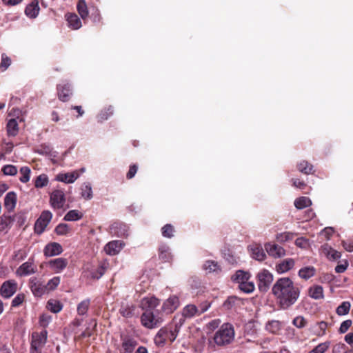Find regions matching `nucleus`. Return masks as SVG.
I'll list each match as a JSON object with an SVG mask.
<instances>
[{
  "mask_svg": "<svg viewBox=\"0 0 353 353\" xmlns=\"http://www.w3.org/2000/svg\"><path fill=\"white\" fill-rule=\"evenodd\" d=\"M279 307L288 310L293 305L300 296L301 290L289 277H282L276 281L272 288Z\"/></svg>",
  "mask_w": 353,
  "mask_h": 353,
  "instance_id": "nucleus-1",
  "label": "nucleus"
},
{
  "mask_svg": "<svg viewBox=\"0 0 353 353\" xmlns=\"http://www.w3.org/2000/svg\"><path fill=\"white\" fill-rule=\"evenodd\" d=\"M235 332L234 327L229 323H223L215 332L213 339L219 346L230 344L234 339Z\"/></svg>",
  "mask_w": 353,
  "mask_h": 353,
  "instance_id": "nucleus-2",
  "label": "nucleus"
},
{
  "mask_svg": "<svg viewBox=\"0 0 353 353\" xmlns=\"http://www.w3.org/2000/svg\"><path fill=\"white\" fill-rule=\"evenodd\" d=\"M142 325L149 329L158 327L162 322L163 319L158 314H155L153 311H145L141 317Z\"/></svg>",
  "mask_w": 353,
  "mask_h": 353,
  "instance_id": "nucleus-3",
  "label": "nucleus"
},
{
  "mask_svg": "<svg viewBox=\"0 0 353 353\" xmlns=\"http://www.w3.org/2000/svg\"><path fill=\"white\" fill-rule=\"evenodd\" d=\"M47 331L43 330L41 332H34L32 335L30 353H37L41 352L42 347L47 341Z\"/></svg>",
  "mask_w": 353,
  "mask_h": 353,
  "instance_id": "nucleus-4",
  "label": "nucleus"
},
{
  "mask_svg": "<svg viewBox=\"0 0 353 353\" xmlns=\"http://www.w3.org/2000/svg\"><path fill=\"white\" fill-rule=\"evenodd\" d=\"M259 290L262 292H266L273 281L272 274L267 270H262L257 274Z\"/></svg>",
  "mask_w": 353,
  "mask_h": 353,
  "instance_id": "nucleus-5",
  "label": "nucleus"
},
{
  "mask_svg": "<svg viewBox=\"0 0 353 353\" xmlns=\"http://www.w3.org/2000/svg\"><path fill=\"white\" fill-rule=\"evenodd\" d=\"M109 232L112 236L127 238L130 235V228L122 222H114L109 228Z\"/></svg>",
  "mask_w": 353,
  "mask_h": 353,
  "instance_id": "nucleus-6",
  "label": "nucleus"
},
{
  "mask_svg": "<svg viewBox=\"0 0 353 353\" xmlns=\"http://www.w3.org/2000/svg\"><path fill=\"white\" fill-rule=\"evenodd\" d=\"M52 217V214L50 211H43L34 224L35 232L38 234L43 233L50 222Z\"/></svg>",
  "mask_w": 353,
  "mask_h": 353,
  "instance_id": "nucleus-7",
  "label": "nucleus"
},
{
  "mask_svg": "<svg viewBox=\"0 0 353 353\" xmlns=\"http://www.w3.org/2000/svg\"><path fill=\"white\" fill-rule=\"evenodd\" d=\"M17 290V283L14 280L4 281L0 288V294L4 299H9L14 295Z\"/></svg>",
  "mask_w": 353,
  "mask_h": 353,
  "instance_id": "nucleus-8",
  "label": "nucleus"
},
{
  "mask_svg": "<svg viewBox=\"0 0 353 353\" xmlns=\"http://www.w3.org/2000/svg\"><path fill=\"white\" fill-rule=\"evenodd\" d=\"M37 271V266L34 264L32 259L22 263L16 270L17 276L19 277L26 276L34 274Z\"/></svg>",
  "mask_w": 353,
  "mask_h": 353,
  "instance_id": "nucleus-9",
  "label": "nucleus"
},
{
  "mask_svg": "<svg viewBox=\"0 0 353 353\" xmlns=\"http://www.w3.org/2000/svg\"><path fill=\"white\" fill-rule=\"evenodd\" d=\"M51 206L54 209L62 208L65 203L64 192L61 190L52 191L50 196Z\"/></svg>",
  "mask_w": 353,
  "mask_h": 353,
  "instance_id": "nucleus-10",
  "label": "nucleus"
},
{
  "mask_svg": "<svg viewBox=\"0 0 353 353\" xmlns=\"http://www.w3.org/2000/svg\"><path fill=\"white\" fill-rule=\"evenodd\" d=\"M174 325L169 327H164L166 332L168 341L173 342L177 337L178 333L182 325L184 323V320L182 318H179V321H176V317L174 318Z\"/></svg>",
  "mask_w": 353,
  "mask_h": 353,
  "instance_id": "nucleus-11",
  "label": "nucleus"
},
{
  "mask_svg": "<svg viewBox=\"0 0 353 353\" xmlns=\"http://www.w3.org/2000/svg\"><path fill=\"white\" fill-rule=\"evenodd\" d=\"M179 298L176 295H171L163 303L162 310L169 314L174 312L179 306Z\"/></svg>",
  "mask_w": 353,
  "mask_h": 353,
  "instance_id": "nucleus-12",
  "label": "nucleus"
},
{
  "mask_svg": "<svg viewBox=\"0 0 353 353\" xmlns=\"http://www.w3.org/2000/svg\"><path fill=\"white\" fill-rule=\"evenodd\" d=\"M265 249L267 253L272 257L277 259L281 258L286 254L285 250L275 243H267L265 244Z\"/></svg>",
  "mask_w": 353,
  "mask_h": 353,
  "instance_id": "nucleus-13",
  "label": "nucleus"
},
{
  "mask_svg": "<svg viewBox=\"0 0 353 353\" xmlns=\"http://www.w3.org/2000/svg\"><path fill=\"white\" fill-rule=\"evenodd\" d=\"M124 245L125 243L122 241L114 240L105 245L104 250L107 254L114 256L119 254Z\"/></svg>",
  "mask_w": 353,
  "mask_h": 353,
  "instance_id": "nucleus-14",
  "label": "nucleus"
},
{
  "mask_svg": "<svg viewBox=\"0 0 353 353\" xmlns=\"http://www.w3.org/2000/svg\"><path fill=\"white\" fill-rule=\"evenodd\" d=\"M29 285L32 292L36 296H41L47 292L46 285L36 277L30 279Z\"/></svg>",
  "mask_w": 353,
  "mask_h": 353,
  "instance_id": "nucleus-15",
  "label": "nucleus"
},
{
  "mask_svg": "<svg viewBox=\"0 0 353 353\" xmlns=\"http://www.w3.org/2000/svg\"><path fill=\"white\" fill-rule=\"evenodd\" d=\"M160 303L159 300L154 296L143 298L140 302V307L145 311H152Z\"/></svg>",
  "mask_w": 353,
  "mask_h": 353,
  "instance_id": "nucleus-16",
  "label": "nucleus"
},
{
  "mask_svg": "<svg viewBox=\"0 0 353 353\" xmlns=\"http://www.w3.org/2000/svg\"><path fill=\"white\" fill-rule=\"evenodd\" d=\"M79 176V171L74 170L72 172L59 173L56 176L55 180L65 183H73Z\"/></svg>",
  "mask_w": 353,
  "mask_h": 353,
  "instance_id": "nucleus-17",
  "label": "nucleus"
},
{
  "mask_svg": "<svg viewBox=\"0 0 353 353\" xmlns=\"http://www.w3.org/2000/svg\"><path fill=\"white\" fill-rule=\"evenodd\" d=\"M136 310L135 305L127 301H123L119 308V313L125 318H130L136 314Z\"/></svg>",
  "mask_w": 353,
  "mask_h": 353,
  "instance_id": "nucleus-18",
  "label": "nucleus"
},
{
  "mask_svg": "<svg viewBox=\"0 0 353 353\" xmlns=\"http://www.w3.org/2000/svg\"><path fill=\"white\" fill-rule=\"evenodd\" d=\"M62 252L63 248L61 245L56 242L48 243L43 249V254L47 257L59 255Z\"/></svg>",
  "mask_w": 353,
  "mask_h": 353,
  "instance_id": "nucleus-19",
  "label": "nucleus"
},
{
  "mask_svg": "<svg viewBox=\"0 0 353 353\" xmlns=\"http://www.w3.org/2000/svg\"><path fill=\"white\" fill-rule=\"evenodd\" d=\"M57 92L59 99L61 101H68L72 94V88L70 84H69L68 83L59 84L57 85Z\"/></svg>",
  "mask_w": 353,
  "mask_h": 353,
  "instance_id": "nucleus-20",
  "label": "nucleus"
},
{
  "mask_svg": "<svg viewBox=\"0 0 353 353\" xmlns=\"http://www.w3.org/2000/svg\"><path fill=\"white\" fill-rule=\"evenodd\" d=\"M50 268L55 273L61 272L68 265V260L64 258H57L48 262Z\"/></svg>",
  "mask_w": 353,
  "mask_h": 353,
  "instance_id": "nucleus-21",
  "label": "nucleus"
},
{
  "mask_svg": "<svg viewBox=\"0 0 353 353\" xmlns=\"http://www.w3.org/2000/svg\"><path fill=\"white\" fill-rule=\"evenodd\" d=\"M137 345L136 340L129 337H125L122 339L121 347L119 348L120 353H133L134 348Z\"/></svg>",
  "mask_w": 353,
  "mask_h": 353,
  "instance_id": "nucleus-22",
  "label": "nucleus"
},
{
  "mask_svg": "<svg viewBox=\"0 0 353 353\" xmlns=\"http://www.w3.org/2000/svg\"><path fill=\"white\" fill-rule=\"evenodd\" d=\"M321 251L329 261H336L341 257V252L332 248L327 243L321 246Z\"/></svg>",
  "mask_w": 353,
  "mask_h": 353,
  "instance_id": "nucleus-23",
  "label": "nucleus"
},
{
  "mask_svg": "<svg viewBox=\"0 0 353 353\" xmlns=\"http://www.w3.org/2000/svg\"><path fill=\"white\" fill-rule=\"evenodd\" d=\"M295 265L293 259L288 258L284 259L276 265L275 269L277 273L283 274L292 270Z\"/></svg>",
  "mask_w": 353,
  "mask_h": 353,
  "instance_id": "nucleus-24",
  "label": "nucleus"
},
{
  "mask_svg": "<svg viewBox=\"0 0 353 353\" xmlns=\"http://www.w3.org/2000/svg\"><path fill=\"white\" fill-rule=\"evenodd\" d=\"M14 222V216L3 214L0 216V232L7 233Z\"/></svg>",
  "mask_w": 353,
  "mask_h": 353,
  "instance_id": "nucleus-25",
  "label": "nucleus"
},
{
  "mask_svg": "<svg viewBox=\"0 0 353 353\" xmlns=\"http://www.w3.org/2000/svg\"><path fill=\"white\" fill-rule=\"evenodd\" d=\"M40 8L37 0L32 1L25 9L26 15L30 19L36 18L39 13Z\"/></svg>",
  "mask_w": 353,
  "mask_h": 353,
  "instance_id": "nucleus-26",
  "label": "nucleus"
},
{
  "mask_svg": "<svg viewBox=\"0 0 353 353\" xmlns=\"http://www.w3.org/2000/svg\"><path fill=\"white\" fill-rule=\"evenodd\" d=\"M197 306L194 304H188L185 306L182 310V318L184 321V319H191L196 316H199V312H198Z\"/></svg>",
  "mask_w": 353,
  "mask_h": 353,
  "instance_id": "nucleus-27",
  "label": "nucleus"
},
{
  "mask_svg": "<svg viewBox=\"0 0 353 353\" xmlns=\"http://www.w3.org/2000/svg\"><path fill=\"white\" fill-rule=\"evenodd\" d=\"M17 194L14 192H9L4 198V206L8 212L12 211L17 204Z\"/></svg>",
  "mask_w": 353,
  "mask_h": 353,
  "instance_id": "nucleus-28",
  "label": "nucleus"
},
{
  "mask_svg": "<svg viewBox=\"0 0 353 353\" xmlns=\"http://www.w3.org/2000/svg\"><path fill=\"white\" fill-rule=\"evenodd\" d=\"M250 250L251 252V255L253 259L255 260L262 261L265 257L266 254L264 252L263 248L260 245H252L250 246Z\"/></svg>",
  "mask_w": 353,
  "mask_h": 353,
  "instance_id": "nucleus-29",
  "label": "nucleus"
},
{
  "mask_svg": "<svg viewBox=\"0 0 353 353\" xmlns=\"http://www.w3.org/2000/svg\"><path fill=\"white\" fill-rule=\"evenodd\" d=\"M68 26L73 30H78L82 26V23L79 17L74 13H68L65 15Z\"/></svg>",
  "mask_w": 353,
  "mask_h": 353,
  "instance_id": "nucleus-30",
  "label": "nucleus"
},
{
  "mask_svg": "<svg viewBox=\"0 0 353 353\" xmlns=\"http://www.w3.org/2000/svg\"><path fill=\"white\" fill-rule=\"evenodd\" d=\"M7 134L9 137H15L19 132V125L15 119H10L6 125Z\"/></svg>",
  "mask_w": 353,
  "mask_h": 353,
  "instance_id": "nucleus-31",
  "label": "nucleus"
},
{
  "mask_svg": "<svg viewBox=\"0 0 353 353\" xmlns=\"http://www.w3.org/2000/svg\"><path fill=\"white\" fill-rule=\"evenodd\" d=\"M81 196L85 200H90L93 197L92 188L90 183L85 182L81 186Z\"/></svg>",
  "mask_w": 353,
  "mask_h": 353,
  "instance_id": "nucleus-32",
  "label": "nucleus"
},
{
  "mask_svg": "<svg viewBox=\"0 0 353 353\" xmlns=\"http://www.w3.org/2000/svg\"><path fill=\"white\" fill-rule=\"evenodd\" d=\"M250 277V274L249 272L243 270H238L232 276V280L239 285L246 281H248Z\"/></svg>",
  "mask_w": 353,
  "mask_h": 353,
  "instance_id": "nucleus-33",
  "label": "nucleus"
},
{
  "mask_svg": "<svg viewBox=\"0 0 353 353\" xmlns=\"http://www.w3.org/2000/svg\"><path fill=\"white\" fill-rule=\"evenodd\" d=\"M297 169L299 172L305 174H311L314 172L313 165L306 161H300L297 165Z\"/></svg>",
  "mask_w": 353,
  "mask_h": 353,
  "instance_id": "nucleus-34",
  "label": "nucleus"
},
{
  "mask_svg": "<svg viewBox=\"0 0 353 353\" xmlns=\"http://www.w3.org/2000/svg\"><path fill=\"white\" fill-rule=\"evenodd\" d=\"M172 254L170 248L166 245H162L159 248V258L165 262L172 259Z\"/></svg>",
  "mask_w": 353,
  "mask_h": 353,
  "instance_id": "nucleus-35",
  "label": "nucleus"
},
{
  "mask_svg": "<svg viewBox=\"0 0 353 353\" xmlns=\"http://www.w3.org/2000/svg\"><path fill=\"white\" fill-rule=\"evenodd\" d=\"M165 334L166 332L164 327L159 330L154 339V343L157 346L161 347L165 345V342L168 341Z\"/></svg>",
  "mask_w": 353,
  "mask_h": 353,
  "instance_id": "nucleus-36",
  "label": "nucleus"
},
{
  "mask_svg": "<svg viewBox=\"0 0 353 353\" xmlns=\"http://www.w3.org/2000/svg\"><path fill=\"white\" fill-rule=\"evenodd\" d=\"M48 309L53 313H58L63 308V305L59 301L50 299L47 304Z\"/></svg>",
  "mask_w": 353,
  "mask_h": 353,
  "instance_id": "nucleus-37",
  "label": "nucleus"
},
{
  "mask_svg": "<svg viewBox=\"0 0 353 353\" xmlns=\"http://www.w3.org/2000/svg\"><path fill=\"white\" fill-rule=\"evenodd\" d=\"M281 325L280 321L276 320L270 321L265 325L266 330L273 334L277 333L281 330Z\"/></svg>",
  "mask_w": 353,
  "mask_h": 353,
  "instance_id": "nucleus-38",
  "label": "nucleus"
},
{
  "mask_svg": "<svg viewBox=\"0 0 353 353\" xmlns=\"http://www.w3.org/2000/svg\"><path fill=\"white\" fill-rule=\"evenodd\" d=\"M312 205V201L310 198L306 196H301L294 201V205L297 209H303Z\"/></svg>",
  "mask_w": 353,
  "mask_h": 353,
  "instance_id": "nucleus-39",
  "label": "nucleus"
},
{
  "mask_svg": "<svg viewBox=\"0 0 353 353\" xmlns=\"http://www.w3.org/2000/svg\"><path fill=\"white\" fill-rule=\"evenodd\" d=\"M315 274V269L313 267H305L299 270V276L304 279H308Z\"/></svg>",
  "mask_w": 353,
  "mask_h": 353,
  "instance_id": "nucleus-40",
  "label": "nucleus"
},
{
  "mask_svg": "<svg viewBox=\"0 0 353 353\" xmlns=\"http://www.w3.org/2000/svg\"><path fill=\"white\" fill-rule=\"evenodd\" d=\"M49 183V179L47 174H41L39 175L34 180V186L36 188H42Z\"/></svg>",
  "mask_w": 353,
  "mask_h": 353,
  "instance_id": "nucleus-41",
  "label": "nucleus"
},
{
  "mask_svg": "<svg viewBox=\"0 0 353 353\" xmlns=\"http://www.w3.org/2000/svg\"><path fill=\"white\" fill-rule=\"evenodd\" d=\"M77 10L83 20H85L88 17V10L86 3L84 0H79L77 4Z\"/></svg>",
  "mask_w": 353,
  "mask_h": 353,
  "instance_id": "nucleus-42",
  "label": "nucleus"
},
{
  "mask_svg": "<svg viewBox=\"0 0 353 353\" xmlns=\"http://www.w3.org/2000/svg\"><path fill=\"white\" fill-rule=\"evenodd\" d=\"M309 295L314 299H320L323 297V288L320 285H315L310 288Z\"/></svg>",
  "mask_w": 353,
  "mask_h": 353,
  "instance_id": "nucleus-43",
  "label": "nucleus"
},
{
  "mask_svg": "<svg viewBox=\"0 0 353 353\" xmlns=\"http://www.w3.org/2000/svg\"><path fill=\"white\" fill-rule=\"evenodd\" d=\"M294 234L290 232H284L276 235V239L279 243H285L292 240Z\"/></svg>",
  "mask_w": 353,
  "mask_h": 353,
  "instance_id": "nucleus-44",
  "label": "nucleus"
},
{
  "mask_svg": "<svg viewBox=\"0 0 353 353\" xmlns=\"http://www.w3.org/2000/svg\"><path fill=\"white\" fill-rule=\"evenodd\" d=\"M20 174H21L19 181L21 183H26L30 181L31 170L28 166L21 167L20 169Z\"/></svg>",
  "mask_w": 353,
  "mask_h": 353,
  "instance_id": "nucleus-45",
  "label": "nucleus"
},
{
  "mask_svg": "<svg viewBox=\"0 0 353 353\" xmlns=\"http://www.w3.org/2000/svg\"><path fill=\"white\" fill-rule=\"evenodd\" d=\"M105 272V264L101 265L97 269L92 270L90 273V276L92 279H100Z\"/></svg>",
  "mask_w": 353,
  "mask_h": 353,
  "instance_id": "nucleus-46",
  "label": "nucleus"
},
{
  "mask_svg": "<svg viewBox=\"0 0 353 353\" xmlns=\"http://www.w3.org/2000/svg\"><path fill=\"white\" fill-rule=\"evenodd\" d=\"M350 303L348 301H343L340 305H339L336 308V314L340 316H343L347 314L350 312Z\"/></svg>",
  "mask_w": 353,
  "mask_h": 353,
  "instance_id": "nucleus-47",
  "label": "nucleus"
},
{
  "mask_svg": "<svg viewBox=\"0 0 353 353\" xmlns=\"http://www.w3.org/2000/svg\"><path fill=\"white\" fill-rule=\"evenodd\" d=\"M82 215L77 210H72L67 212L64 216V220L67 221H74L79 220Z\"/></svg>",
  "mask_w": 353,
  "mask_h": 353,
  "instance_id": "nucleus-48",
  "label": "nucleus"
},
{
  "mask_svg": "<svg viewBox=\"0 0 353 353\" xmlns=\"http://www.w3.org/2000/svg\"><path fill=\"white\" fill-rule=\"evenodd\" d=\"M239 288L245 293L249 294L254 290V284L253 282L246 281L239 285Z\"/></svg>",
  "mask_w": 353,
  "mask_h": 353,
  "instance_id": "nucleus-49",
  "label": "nucleus"
},
{
  "mask_svg": "<svg viewBox=\"0 0 353 353\" xmlns=\"http://www.w3.org/2000/svg\"><path fill=\"white\" fill-rule=\"evenodd\" d=\"M61 279L59 276H54L48 281L46 285V291L54 290L60 283Z\"/></svg>",
  "mask_w": 353,
  "mask_h": 353,
  "instance_id": "nucleus-50",
  "label": "nucleus"
},
{
  "mask_svg": "<svg viewBox=\"0 0 353 353\" xmlns=\"http://www.w3.org/2000/svg\"><path fill=\"white\" fill-rule=\"evenodd\" d=\"M113 114V108L112 106H109L108 108L101 110V112L98 115V119L99 121H103L107 120L111 115Z\"/></svg>",
  "mask_w": 353,
  "mask_h": 353,
  "instance_id": "nucleus-51",
  "label": "nucleus"
},
{
  "mask_svg": "<svg viewBox=\"0 0 353 353\" xmlns=\"http://www.w3.org/2000/svg\"><path fill=\"white\" fill-rule=\"evenodd\" d=\"M174 229L171 224L165 225L161 229L163 236L165 238H172L174 236Z\"/></svg>",
  "mask_w": 353,
  "mask_h": 353,
  "instance_id": "nucleus-52",
  "label": "nucleus"
},
{
  "mask_svg": "<svg viewBox=\"0 0 353 353\" xmlns=\"http://www.w3.org/2000/svg\"><path fill=\"white\" fill-rule=\"evenodd\" d=\"M90 305V300L85 299L79 303L77 306V312L79 315H84L86 314Z\"/></svg>",
  "mask_w": 353,
  "mask_h": 353,
  "instance_id": "nucleus-53",
  "label": "nucleus"
},
{
  "mask_svg": "<svg viewBox=\"0 0 353 353\" xmlns=\"http://www.w3.org/2000/svg\"><path fill=\"white\" fill-rule=\"evenodd\" d=\"M203 268L209 272H216L219 270V265L214 261H207L203 265Z\"/></svg>",
  "mask_w": 353,
  "mask_h": 353,
  "instance_id": "nucleus-54",
  "label": "nucleus"
},
{
  "mask_svg": "<svg viewBox=\"0 0 353 353\" xmlns=\"http://www.w3.org/2000/svg\"><path fill=\"white\" fill-rule=\"evenodd\" d=\"M12 61L11 59L8 57L6 54H1V59L0 63V69L2 71L6 70L8 67L11 65Z\"/></svg>",
  "mask_w": 353,
  "mask_h": 353,
  "instance_id": "nucleus-55",
  "label": "nucleus"
},
{
  "mask_svg": "<svg viewBox=\"0 0 353 353\" xmlns=\"http://www.w3.org/2000/svg\"><path fill=\"white\" fill-rule=\"evenodd\" d=\"M2 172L5 175L14 176L17 174V168L13 165H6L2 168Z\"/></svg>",
  "mask_w": 353,
  "mask_h": 353,
  "instance_id": "nucleus-56",
  "label": "nucleus"
},
{
  "mask_svg": "<svg viewBox=\"0 0 353 353\" xmlns=\"http://www.w3.org/2000/svg\"><path fill=\"white\" fill-rule=\"evenodd\" d=\"M70 231L69 225L66 223H60L55 228V232L58 235H65Z\"/></svg>",
  "mask_w": 353,
  "mask_h": 353,
  "instance_id": "nucleus-57",
  "label": "nucleus"
},
{
  "mask_svg": "<svg viewBox=\"0 0 353 353\" xmlns=\"http://www.w3.org/2000/svg\"><path fill=\"white\" fill-rule=\"evenodd\" d=\"M329 346V342L320 343L309 353H324L328 349Z\"/></svg>",
  "mask_w": 353,
  "mask_h": 353,
  "instance_id": "nucleus-58",
  "label": "nucleus"
},
{
  "mask_svg": "<svg viewBox=\"0 0 353 353\" xmlns=\"http://www.w3.org/2000/svg\"><path fill=\"white\" fill-rule=\"evenodd\" d=\"M211 306V302L209 301H204L199 304L197 306L199 316L203 313L205 312Z\"/></svg>",
  "mask_w": 353,
  "mask_h": 353,
  "instance_id": "nucleus-59",
  "label": "nucleus"
},
{
  "mask_svg": "<svg viewBox=\"0 0 353 353\" xmlns=\"http://www.w3.org/2000/svg\"><path fill=\"white\" fill-rule=\"evenodd\" d=\"M292 323L298 328H302L305 326L306 321L302 316H298L293 319Z\"/></svg>",
  "mask_w": 353,
  "mask_h": 353,
  "instance_id": "nucleus-60",
  "label": "nucleus"
},
{
  "mask_svg": "<svg viewBox=\"0 0 353 353\" xmlns=\"http://www.w3.org/2000/svg\"><path fill=\"white\" fill-rule=\"evenodd\" d=\"M24 299L25 296L23 294H18L12 301V307H16L19 306L24 301Z\"/></svg>",
  "mask_w": 353,
  "mask_h": 353,
  "instance_id": "nucleus-61",
  "label": "nucleus"
},
{
  "mask_svg": "<svg viewBox=\"0 0 353 353\" xmlns=\"http://www.w3.org/2000/svg\"><path fill=\"white\" fill-rule=\"evenodd\" d=\"M295 245L300 248H307L309 246V241L305 237H299L296 239Z\"/></svg>",
  "mask_w": 353,
  "mask_h": 353,
  "instance_id": "nucleus-62",
  "label": "nucleus"
},
{
  "mask_svg": "<svg viewBox=\"0 0 353 353\" xmlns=\"http://www.w3.org/2000/svg\"><path fill=\"white\" fill-rule=\"evenodd\" d=\"M334 232V230L333 228L327 227L321 230V235L324 236L326 240H329Z\"/></svg>",
  "mask_w": 353,
  "mask_h": 353,
  "instance_id": "nucleus-63",
  "label": "nucleus"
},
{
  "mask_svg": "<svg viewBox=\"0 0 353 353\" xmlns=\"http://www.w3.org/2000/svg\"><path fill=\"white\" fill-rule=\"evenodd\" d=\"M352 324V320H350V319L343 321L339 327L340 333L346 332L348 330V329L350 327Z\"/></svg>",
  "mask_w": 353,
  "mask_h": 353,
  "instance_id": "nucleus-64",
  "label": "nucleus"
}]
</instances>
